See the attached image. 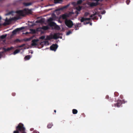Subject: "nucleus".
Wrapping results in <instances>:
<instances>
[{"label":"nucleus","mask_w":133,"mask_h":133,"mask_svg":"<svg viewBox=\"0 0 133 133\" xmlns=\"http://www.w3.org/2000/svg\"><path fill=\"white\" fill-rule=\"evenodd\" d=\"M16 130L14 131L13 133H26L24 125L21 123L19 124L16 127Z\"/></svg>","instance_id":"1"},{"label":"nucleus","mask_w":133,"mask_h":133,"mask_svg":"<svg viewBox=\"0 0 133 133\" xmlns=\"http://www.w3.org/2000/svg\"><path fill=\"white\" fill-rule=\"evenodd\" d=\"M32 12L31 10L26 8L22 10L17 11L16 12V13L22 16H25L26 15L29 14H31Z\"/></svg>","instance_id":"2"},{"label":"nucleus","mask_w":133,"mask_h":133,"mask_svg":"<svg viewBox=\"0 0 133 133\" xmlns=\"http://www.w3.org/2000/svg\"><path fill=\"white\" fill-rule=\"evenodd\" d=\"M54 35H50L49 36H46V39L50 40L52 39H57L59 38L62 39V34H54Z\"/></svg>","instance_id":"3"},{"label":"nucleus","mask_w":133,"mask_h":133,"mask_svg":"<svg viewBox=\"0 0 133 133\" xmlns=\"http://www.w3.org/2000/svg\"><path fill=\"white\" fill-rule=\"evenodd\" d=\"M65 23L66 25L69 28L71 27L74 25L72 22L70 20L66 19Z\"/></svg>","instance_id":"4"},{"label":"nucleus","mask_w":133,"mask_h":133,"mask_svg":"<svg viewBox=\"0 0 133 133\" xmlns=\"http://www.w3.org/2000/svg\"><path fill=\"white\" fill-rule=\"evenodd\" d=\"M25 29L24 27H22L21 28H17L14 30L12 32V34L16 33L17 32H21L23 31V29Z\"/></svg>","instance_id":"5"},{"label":"nucleus","mask_w":133,"mask_h":133,"mask_svg":"<svg viewBox=\"0 0 133 133\" xmlns=\"http://www.w3.org/2000/svg\"><path fill=\"white\" fill-rule=\"evenodd\" d=\"M58 47V46L57 44H52L50 46V49L51 50L55 51L56 50Z\"/></svg>","instance_id":"6"},{"label":"nucleus","mask_w":133,"mask_h":133,"mask_svg":"<svg viewBox=\"0 0 133 133\" xmlns=\"http://www.w3.org/2000/svg\"><path fill=\"white\" fill-rule=\"evenodd\" d=\"M39 41V39H37L33 40L31 45L32 46H37L38 45V42Z\"/></svg>","instance_id":"7"},{"label":"nucleus","mask_w":133,"mask_h":133,"mask_svg":"<svg viewBox=\"0 0 133 133\" xmlns=\"http://www.w3.org/2000/svg\"><path fill=\"white\" fill-rule=\"evenodd\" d=\"M41 28H37L36 30L35 29H30V30L31 31V32H26L25 33H36V31H38L41 30Z\"/></svg>","instance_id":"8"},{"label":"nucleus","mask_w":133,"mask_h":133,"mask_svg":"<svg viewBox=\"0 0 133 133\" xmlns=\"http://www.w3.org/2000/svg\"><path fill=\"white\" fill-rule=\"evenodd\" d=\"M122 103V101L121 100H118L117 101V103L114 104V106L116 107H120Z\"/></svg>","instance_id":"9"},{"label":"nucleus","mask_w":133,"mask_h":133,"mask_svg":"<svg viewBox=\"0 0 133 133\" xmlns=\"http://www.w3.org/2000/svg\"><path fill=\"white\" fill-rule=\"evenodd\" d=\"M28 25L30 27H32L34 26L35 25H36L35 23L34 22V21L33 22H30L28 21Z\"/></svg>","instance_id":"10"},{"label":"nucleus","mask_w":133,"mask_h":133,"mask_svg":"<svg viewBox=\"0 0 133 133\" xmlns=\"http://www.w3.org/2000/svg\"><path fill=\"white\" fill-rule=\"evenodd\" d=\"M68 17V15L66 14H64L61 15L60 18H62L63 19H66V18Z\"/></svg>","instance_id":"11"},{"label":"nucleus","mask_w":133,"mask_h":133,"mask_svg":"<svg viewBox=\"0 0 133 133\" xmlns=\"http://www.w3.org/2000/svg\"><path fill=\"white\" fill-rule=\"evenodd\" d=\"M13 47L11 46L10 48H8L7 49H6L5 48H3V50H4V52H6L11 50L12 49H13Z\"/></svg>","instance_id":"12"},{"label":"nucleus","mask_w":133,"mask_h":133,"mask_svg":"<svg viewBox=\"0 0 133 133\" xmlns=\"http://www.w3.org/2000/svg\"><path fill=\"white\" fill-rule=\"evenodd\" d=\"M99 4L98 2H92L91 3L90 5V6L91 7H93L94 6H96Z\"/></svg>","instance_id":"13"},{"label":"nucleus","mask_w":133,"mask_h":133,"mask_svg":"<svg viewBox=\"0 0 133 133\" xmlns=\"http://www.w3.org/2000/svg\"><path fill=\"white\" fill-rule=\"evenodd\" d=\"M91 19V18H84L82 17L81 19V22H82L84 21H86L87 20L90 21Z\"/></svg>","instance_id":"14"},{"label":"nucleus","mask_w":133,"mask_h":133,"mask_svg":"<svg viewBox=\"0 0 133 133\" xmlns=\"http://www.w3.org/2000/svg\"><path fill=\"white\" fill-rule=\"evenodd\" d=\"M31 57L30 55H28L25 57L24 59L25 60H28Z\"/></svg>","instance_id":"15"},{"label":"nucleus","mask_w":133,"mask_h":133,"mask_svg":"<svg viewBox=\"0 0 133 133\" xmlns=\"http://www.w3.org/2000/svg\"><path fill=\"white\" fill-rule=\"evenodd\" d=\"M23 4L25 6H28L32 4V3L31 2L25 3L24 2L23 3Z\"/></svg>","instance_id":"16"},{"label":"nucleus","mask_w":133,"mask_h":133,"mask_svg":"<svg viewBox=\"0 0 133 133\" xmlns=\"http://www.w3.org/2000/svg\"><path fill=\"white\" fill-rule=\"evenodd\" d=\"M34 37V36H32L28 38H25L23 40L24 41H29L31 39H32Z\"/></svg>","instance_id":"17"},{"label":"nucleus","mask_w":133,"mask_h":133,"mask_svg":"<svg viewBox=\"0 0 133 133\" xmlns=\"http://www.w3.org/2000/svg\"><path fill=\"white\" fill-rule=\"evenodd\" d=\"M49 25L50 26H54L56 25V23L54 22H50L49 23Z\"/></svg>","instance_id":"18"},{"label":"nucleus","mask_w":133,"mask_h":133,"mask_svg":"<svg viewBox=\"0 0 133 133\" xmlns=\"http://www.w3.org/2000/svg\"><path fill=\"white\" fill-rule=\"evenodd\" d=\"M79 25H80V24H77L76 25H75V29L76 30L78 29V27Z\"/></svg>","instance_id":"19"},{"label":"nucleus","mask_w":133,"mask_h":133,"mask_svg":"<svg viewBox=\"0 0 133 133\" xmlns=\"http://www.w3.org/2000/svg\"><path fill=\"white\" fill-rule=\"evenodd\" d=\"M62 0H54V3L55 4L57 3H60V2H62Z\"/></svg>","instance_id":"20"},{"label":"nucleus","mask_w":133,"mask_h":133,"mask_svg":"<svg viewBox=\"0 0 133 133\" xmlns=\"http://www.w3.org/2000/svg\"><path fill=\"white\" fill-rule=\"evenodd\" d=\"M22 41L21 40H20L18 39H17L14 41V42L15 43H17L18 42H21Z\"/></svg>","instance_id":"21"},{"label":"nucleus","mask_w":133,"mask_h":133,"mask_svg":"<svg viewBox=\"0 0 133 133\" xmlns=\"http://www.w3.org/2000/svg\"><path fill=\"white\" fill-rule=\"evenodd\" d=\"M53 125V124L52 123H50L48 124L47 126V127L48 128H50L52 127Z\"/></svg>","instance_id":"22"},{"label":"nucleus","mask_w":133,"mask_h":133,"mask_svg":"<svg viewBox=\"0 0 133 133\" xmlns=\"http://www.w3.org/2000/svg\"><path fill=\"white\" fill-rule=\"evenodd\" d=\"M72 113L73 114H76L78 112L77 110L76 109H73L72 110Z\"/></svg>","instance_id":"23"},{"label":"nucleus","mask_w":133,"mask_h":133,"mask_svg":"<svg viewBox=\"0 0 133 133\" xmlns=\"http://www.w3.org/2000/svg\"><path fill=\"white\" fill-rule=\"evenodd\" d=\"M54 28L55 29L57 30H59L60 29V27L58 25L56 24L54 26Z\"/></svg>","instance_id":"24"},{"label":"nucleus","mask_w":133,"mask_h":133,"mask_svg":"<svg viewBox=\"0 0 133 133\" xmlns=\"http://www.w3.org/2000/svg\"><path fill=\"white\" fill-rule=\"evenodd\" d=\"M7 36V35L6 34L5 35H3L1 36L0 37V39H3L5 38Z\"/></svg>","instance_id":"25"},{"label":"nucleus","mask_w":133,"mask_h":133,"mask_svg":"<svg viewBox=\"0 0 133 133\" xmlns=\"http://www.w3.org/2000/svg\"><path fill=\"white\" fill-rule=\"evenodd\" d=\"M19 51H20L18 49L16 50L14 52L13 54L14 55H15L16 54L19 52Z\"/></svg>","instance_id":"26"},{"label":"nucleus","mask_w":133,"mask_h":133,"mask_svg":"<svg viewBox=\"0 0 133 133\" xmlns=\"http://www.w3.org/2000/svg\"><path fill=\"white\" fill-rule=\"evenodd\" d=\"M14 12L13 11H11L9 12L8 13H7L6 14H5V15L6 16H8V15H10L12 14L13 13H14Z\"/></svg>","instance_id":"27"},{"label":"nucleus","mask_w":133,"mask_h":133,"mask_svg":"<svg viewBox=\"0 0 133 133\" xmlns=\"http://www.w3.org/2000/svg\"><path fill=\"white\" fill-rule=\"evenodd\" d=\"M82 0H78L77 2V4L78 5L81 4L82 2Z\"/></svg>","instance_id":"28"},{"label":"nucleus","mask_w":133,"mask_h":133,"mask_svg":"<svg viewBox=\"0 0 133 133\" xmlns=\"http://www.w3.org/2000/svg\"><path fill=\"white\" fill-rule=\"evenodd\" d=\"M48 27L47 26H44L42 27V29L43 30H46L48 29Z\"/></svg>","instance_id":"29"},{"label":"nucleus","mask_w":133,"mask_h":133,"mask_svg":"<svg viewBox=\"0 0 133 133\" xmlns=\"http://www.w3.org/2000/svg\"><path fill=\"white\" fill-rule=\"evenodd\" d=\"M68 6H69V5H67L66 6H65L63 8H60L59 9H57V10H56V11H57V10H63V9H65V8H66Z\"/></svg>","instance_id":"30"},{"label":"nucleus","mask_w":133,"mask_h":133,"mask_svg":"<svg viewBox=\"0 0 133 133\" xmlns=\"http://www.w3.org/2000/svg\"><path fill=\"white\" fill-rule=\"evenodd\" d=\"M11 21H8L7 18H6L5 20V21L7 23V24H9V22H10Z\"/></svg>","instance_id":"31"},{"label":"nucleus","mask_w":133,"mask_h":133,"mask_svg":"<svg viewBox=\"0 0 133 133\" xmlns=\"http://www.w3.org/2000/svg\"><path fill=\"white\" fill-rule=\"evenodd\" d=\"M53 20V18H52L50 17L48 19V22L50 23V22H52V21Z\"/></svg>","instance_id":"32"},{"label":"nucleus","mask_w":133,"mask_h":133,"mask_svg":"<svg viewBox=\"0 0 133 133\" xmlns=\"http://www.w3.org/2000/svg\"><path fill=\"white\" fill-rule=\"evenodd\" d=\"M97 14V13L96 12H95V13L91 15L90 16V17L91 18L93 16H95Z\"/></svg>","instance_id":"33"},{"label":"nucleus","mask_w":133,"mask_h":133,"mask_svg":"<svg viewBox=\"0 0 133 133\" xmlns=\"http://www.w3.org/2000/svg\"><path fill=\"white\" fill-rule=\"evenodd\" d=\"M76 9L78 11H80L81 9V7L80 6H79L78 7L76 8Z\"/></svg>","instance_id":"34"},{"label":"nucleus","mask_w":133,"mask_h":133,"mask_svg":"<svg viewBox=\"0 0 133 133\" xmlns=\"http://www.w3.org/2000/svg\"><path fill=\"white\" fill-rule=\"evenodd\" d=\"M45 38V36H41L39 38V39H44Z\"/></svg>","instance_id":"35"},{"label":"nucleus","mask_w":133,"mask_h":133,"mask_svg":"<svg viewBox=\"0 0 133 133\" xmlns=\"http://www.w3.org/2000/svg\"><path fill=\"white\" fill-rule=\"evenodd\" d=\"M42 23V20H39V21H36V22L35 23Z\"/></svg>","instance_id":"36"},{"label":"nucleus","mask_w":133,"mask_h":133,"mask_svg":"<svg viewBox=\"0 0 133 133\" xmlns=\"http://www.w3.org/2000/svg\"><path fill=\"white\" fill-rule=\"evenodd\" d=\"M25 44H22L21 45H19V48L22 47H23L24 46H25Z\"/></svg>","instance_id":"37"},{"label":"nucleus","mask_w":133,"mask_h":133,"mask_svg":"<svg viewBox=\"0 0 133 133\" xmlns=\"http://www.w3.org/2000/svg\"><path fill=\"white\" fill-rule=\"evenodd\" d=\"M114 95L115 96H117L118 95V93L117 92H115L114 93Z\"/></svg>","instance_id":"38"},{"label":"nucleus","mask_w":133,"mask_h":133,"mask_svg":"<svg viewBox=\"0 0 133 133\" xmlns=\"http://www.w3.org/2000/svg\"><path fill=\"white\" fill-rule=\"evenodd\" d=\"M19 18L18 17H15L13 18V20H17Z\"/></svg>","instance_id":"39"},{"label":"nucleus","mask_w":133,"mask_h":133,"mask_svg":"<svg viewBox=\"0 0 133 133\" xmlns=\"http://www.w3.org/2000/svg\"><path fill=\"white\" fill-rule=\"evenodd\" d=\"M3 51L0 52V58H1V57L2 56V54L3 53Z\"/></svg>","instance_id":"40"},{"label":"nucleus","mask_w":133,"mask_h":133,"mask_svg":"<svg viewBox=\"0 0 133 133\" xmlns=\"http://www.w3.org/2000/svg\"><path fill=\"white\" fill-rule=\"evenodd\" d=\"M130 2V0H127L126 1V3L127 4H128Z\"/></svg>","instance_id":"41"},{"label":"nucleus","mask_w":133,"mask_h":133,"mask_svg":"<svg viewBox=\"0 0 133 133\" xmlns=\"http://www.w3.org/2000/svg\"><path fill=\"white\" fill-rule=\"evenodd\" d=\"M33 133H39V132L37 130H34L33 132Z\"/></svg>","instance_id":"42"},{"label":"nucleus","mask_w":133,"mask_h":133,"mask_svg":"<svg viewBox=\"0 0 133 133\" xmlns=\"http://www.w3.org/2000/svg\"><path fill=\"white\" fill-rule=\"evenodd\" d=\"M16 95V94L15 92H13L12 93V95L13 96H15Z\"/></svg>","instance_id":"43"},{"label":"nucleus","mask_w":133,"mask_h":133,"mask_svg":"<svg viewBox=\"0 0 133 133\" xmlns=\"http://www.w3.org/2000/svg\"><path fill=\"white\" fill-rule=\"evenodd\" d=\"M89 23H90V22H84V24H89Z\"/></svg>","instance_id":"44"},{"label":"nucleus","mask_w":133,"mask_h":133,"mask_svg":"<svg viewBox=\"0 0 133 133\" xmlns=\"http://www.w3.org/2000/svg\"><path fill=\"white\" fill-rule=\"evenodd\" d=\"M105 13V11H102L101 13V14H104Z\"/></svg>","instance_id":"45"},{"label":"nucleus","mask_w":133,"mask_h":133,"mask_svg":"<svg viewBox=\"0 0 133 133\" xmlns=\"http://www.w3.org/2000/svg\"><path fill=\"white\" fill-rule=\"evenodd\" d=\"M92 19L93 20L96 19V17H95V16Z\"/></svg>","instance_id":"46"},{"label":"nucleus","mask_w":133,"mask_h":133,"mask_svg":"<svg viewBox=\"0 0 133 133\" xmlns=\"http://www.w3.org/2000/svg\"><path fill=\"white\" fill-rule=\"evenodd\" d=\"M94 1H96L97 2H98V1H100V0H94Z\"/></svg>","instance_id":"47"},{"label":"nucleus","mask_w":133,"mask_h":133,"mask_svg":"<svg viewBox=\"0 0 133 133\" xmlns=\"http://www.w3.org/2000/svg\"><path fill=\"white\" fill-rule=\"evenodd\" d=\"M44 44H46V43H48V41H44Z\"/></svg>","instance_id":"48"},{"label":"nucleus","mask_w":133,"mask_h":133,"mask_svg":"<svg viewBox=\"0 0 133 133\" xmlns=\"http://www.w3.org/2000/svg\"><path fill=\"white\" fill-rule=\"evenodd\" d=\"M88 13L86 12L85 13V15L87 16L88 15Z\"/></svg>","instance_id":"49"},{"label":"nucleus","mask_w":133,"mask_h":133,"mask_svg":"<svg viewBox=\"0 0 133 133\" xmlns=\"http://www.w3.org/2000/svg\"><path fill=\"white\" fill-rule=\"evenodd\" d=\"M71 31H68V32L66 33H68H68H71Z\"/></svg>","instance_id":"50"},{"label":"nucleus","mask_w":133,"mask_h":133,"mask_svg":"<svg viewBox=\"0 0 133 133\" xmlns=\"http://www.w3.org/2000/svg\"><path fill=\"white\" fill-rule=\"evenodd\" d=\"M76 13L77 14H78V12L77 11H76Z\"/></svg>","instance_id":"51"},{"label":"nucleus","mask_w":133,"mask_h":133,"mask_svg":"<svg viewBox=\"0 0 133 133\" xmlns=\"http://www.w3.org/2000/svg\"><path fill=\"white\" fill-rule=\"evenodd\" d=\"M120 98H121V99L122 98V96H121V95L120 96Z\"/></svg>","instance_id":"52"},{"label":"nucleus","mask_w":133,"mask_h":133,"mask_svg":"<svg viewBox=\"0 0 133 133\" xmlns=\"http://www.w3.org/2000/svg\"><path fill=\"white\" fill-rule=\"evenodd\" d=\"M54 112L56 113V110H54Z\"/></svg>","instance_id":"53"},{"label":"nucleus","mask_w":133,"mask_h":133,"mask_svg":"<svg viewBox=\"0 0 133 133\" xmlns=\"http://www.w3.org/2000/svg\"><path fill=\"white\" fill-rule=\"evenodd\" d=\"M90 23V25H92V23Z\"/></svg>","instance_id":"54"},{"label":"nucleus","mask_w":133,"mask_h":133,"mask_svg":"<svg viewBox=\"0 0 133 133\" xmlns=\"http://www.w3.org/2000/svg\"><path fill=\"white\" fill-rule=\"evenodd\" d=\"M67 36L69 35L70 34H66Z\"/></svg>","instance_id":"55"},{"label":"nucleus","mask_w":133,"mask_h":133,"mask_svg":"<svg viewBox=\"0 0 133 133\" xmlns=\"http://www.w3.org/2000/svg\"><path fill=\"white\" fill-rule=\"evenodd\" d=\"M1 19H2V18L0 16V20H1Z\"/></svg>","instance_id":"56"},{"label":"nucleus","mask_w":133,"mask_h":133,"mask_svg":"<svg viewBox=\"0 0 133 133\" xmlns=\"http://www.w3.org/2000/svg\"><path fill=\"white\" fill-rule=\"evenodd\" d=\"M40 33L42 34V33H44L43 32H42L41 31Z\"/></svg>","instance_id":"57"},{"label":"nucleus","mask_w":133,"mask_h":133,"mask_svg":"<svg viewBox=\"0 0 133 133\" xmlns=\"http://www.w3.org/2000/svg\"><path fill=\"white\" fill-rule=\"evenodd\" d=\"M42 43H43V42H40V44L41 45V44H42Z\"/></svg>","instance_id":"58"},{"label":"nucleus","mask_w":133,"mask_h":133,"mask_svg":"<svg viewBox=\"0 0 133 133\" xmlns=\"http://www.w3.org/2000/svg\"><path fill=\"white\" fill-rule=\"evenodd\" d=\"M58 22H61H61H60V20H58Z\"/></svg>","instance_id":"59"},{"label":"nucleus","mask_w":133,"mask_h":133,"mask_svg":"<svg viewBox=\"0 0 133 133\" xmlns=\"http://www.w3.org/2000/svg\"><path fill=\"white\" fill-rule=\"evenodd\" d=\"M98 16H99V17H100V16H101V15H98Z\"/></svg>","instance_id":"60"},{"label":"nucleus","mask_w":133,"mask_h":133,"mask_svg":"<svg viewBox=\"0 0 133 133\" xmlns=\"http://www.w3.org/2000/svg\"><path fill=\"white\" fill-rule=\"evenodd\" d=\"M13 34V35H14V34Z\"/></svg>","instance_id":"61"},{"label":"nucleus","mask_w":133,"mask_h":133,"mask_svg":"<svg viewBox=\"0 0 133 133\" xmlns=\"http://www.w3.org/2000/svg\"><path fill=\"white\" fill-rule=\"evenodd\" d=\"M107 97H108V96H106V98H107Z\"/></svg>","instance_id":"62"},{"label":"nucleus","mask_w":133,"mask_h":133,"mask_svg":"<svg viewBox=\"0 0 133 133\" xmlns=\"http://www.w3.org/2000/svg\"><path fill=\"white\" fill-rule=\"evenodd\" d=\"M1 26V24H0V26Z\"/></svg>","instance_id":"63"},{"label":"nucleus","mask_w":133,"mask_h":133,"mask_svg":"<svg viewBox=\"0 0 133 133\" xmlns=\"http://www.w3.org/2000/svg\"><path fill=\"white\" fill-rule=\"evenodd\" d=\"M102 1V0H101V1Z\"/></svg>","instance_id":"64"}]
</instances>
